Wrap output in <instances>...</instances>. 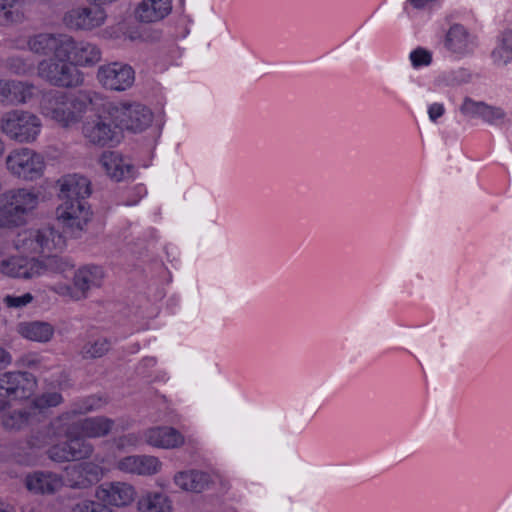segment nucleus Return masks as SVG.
Here are the masks:
<instances>
[{"label": "nucleus", "instance_id": "1", "mask_svg": "<svg viewBox=\"0 0 512 512\" xmlns=\"http://www.w3.org/2000/svg\"><path fill=\"white\" fill-rule=\"evenodd\" d=\"M103 100L101 94L91 91L76 94L51 92L42 97L39 108L44 117L70 128L79 124L85 114L96 110Z\"/></svg>", "mask_w": 512, "mask_h": 512}, {"label": "nucleus", "instance_id": "2", "mask_svg": "<svg viewBox=\"0 0 512 512\" xmlns=\"http://www.w3.org/2000/svg\"><path fill=\"white\" fill-rule=\"evenodd\" d=\"M49 434L53 437L64 435L67 441L54 445L49 450L50 458L55 462L75 461L88 457L93 448L85 439H81L70 426V414H63L51 423Z\"/></svg>", "mask_w": 512, "mask_h": 512}, {"label": "nucleus", "instance_id": "3", "mask_svg": "<svg viewBox=\"0 0 512 512\" xmlns=\"http://www.w3.org/2000/svg\"><path fill=\"white\" fill-rule=\"evenodd\" d=\"M66 247V238L53 227L23 230L14 239V248L20 252L39 253L45 257L61 252Z\"/></svg>", "mask_w": 512, "mask_h": 512}, {"label": "nucleus", "instance_id": "4", "mask_svg": "<svg viewBox=\"0 0 512 512\" xmlns=\"http://www.w3.org/2000/svg\"><path fill=\"white\" fill-rule=\"evenodd\" d=\"M99 102L95 117L86 120L82 126V134L91 144L98 146H113L120 143L121 133L118 121L109 115V103Z\"/></svg>", "mask_w": 512, "mask_h": 512}, {"label": "nucleus", "instance_id": "5", "mask_svg": "<svg viewBox=\"0 0 512 512\" xmlns=\"http://www.w3.org/2000/svg\"><path fill=\"white\" fill-rule=\"evenodd\" d=\"M42 127L41 119L26 110L9 111L0 119V131L9 139L22 144H31L37 141Z\"/></svg>", "mask_w": 512, "mask_h": 512}, {"label": "nucleus", "instance_id": "6", "mask_svg": "<svg viewBox=\"0 0 512 512\" xmlns=\"http://www.w3.org/2000/svg\"><path fill=\"white\" fill-rule=\"evenodd\" d=\"M12 244L0 246V275L9 279L29 280L43 275L44 265L38 258H28Z\"/></svg>", "mask_w": 512, "mask_h": 512}, {"label": "nucleus", "instance_id": "7", "mask_svg": "<svg viewBox=\"0 0 512 512\" xmlns=\"http://www.w3.org/2000/svg\"><path fill=\"white\" fill-rule=\"evenodd\" d=\"M103 401L99 397H89L80 405L73 408L66 414H70V426L74 429L79 438H99L107 435L113 427V421L106 417H89L82 421H76L78 414L88 413L101 408Z\"/></svg>", "mask_w": 512, "mask_h": 512}, {"label": "nucleus", "instance_id": "8", "mask_svg": "<svg viewBox=\"0 0 512 512\" xmlns=\"http://www.w3.org/2000/svg\"><path fill=\"white\" fill-rule=\"evenodd\" d=\"M103 279L104 272L101 267L86 265L75 270L72 284L56 282L51 286V290L62 297L78 301L85 299L90 290L100 287Z\"/></svg>", "mask_w": 512, "mask_h": 512}, {"label": "nucleus", "instance_id": "9", "mask_svg": "<svg viewBox=\"0 0 512 512\" xmlns=\"http://www.w3.org/2000/svg\"><path fill=\"white\" fill-rule=\"evenodd\" d=\"M37 73L40 78L57 87L71 88L83 83V73L69 57L44 59L38 64Z\"/></svg>", "mask_w": 512, "mask_h": 512}, {"label": "nucleus", "instance_id": "10", "mask_svg": "<svg viewBox=\"0 0 512 512\" xmlns=\"http://www.w3.org/2000/svg\"><path fill=\"white\" fill-rule=\"evenodd\" d=\"M109 115L118 121L121 133L127 130L141 133L153 123L152 111L136 102H109Z\"/></svg>", "mask_w": 512, "mask_h": 512}, {"label": "nucleus", "instance_id": "11", "mask_svg": "<svg viewBox=\"0 0 512 512\" xmlns=\"http://www.w3.org/2000/svg\"><path fill=\"white\" fill-rule=\"evenodd\" d=\"M8 171L24 180L40 178L45 171L46 161L43 154L26 147L12 150L6 158Z\"/></svg>", "mask_w": 512, "mask_h": 512}, {"label": "nucleus", "instance_id": "12", "mask_svg": "<svg viewBox=\"0 0 512 512\" xmlns=\"http://www.w3.org/2000/svg\"><path fill=\"white\" fill-rule=\"evenodd\" d=\"M96 79L105 89L125 91L134 84L135 71L128 64L117 61L109 62L98 67Z\"/></svg>", "mask_w": 512, "mask_h": 512}, {"label": "nucleus", "instance_id": "13", "mask_svg": "<svg viewBox=\"0 0 512 512\" xmlns=\"http://www.w3.org/2000/svg\"><path fill=\"white\" fill-rule=\"evenodd\" d=\"M95 5L75 6L67 10L63 16L64 25L79 31H92L103 26L107 20V13L99 4Z\"/></svg>", "mask_w": 512, "mask_h": 512}, {"label": "nucleus", "instance_id": "14", "mask_svg": "<svg viewBox=\"0 0 512 512\" xmlns=\"http://www.w3.org/2000/svg\"><path fill=\"white\" fill-rule=\"evenodd\" d=\"M92 216L87 201H61L56 209V218L70 234L82 231Z\"/></svg>", "mask_w": 512, "mask_h": 512}, {"label": "nucleus", "instance_id": "15", "mask_svg": "<svg viewBox=\"0 0 512 512\" xmlns=\"http://www.w3.org/2000/svg\"><path fill=\"white\" fill-rule=\"evenodd\" d=\"M35 387L36 380L31 374L6 372L0 375V395L10 400L28 399Z\"/></svg>", "mask_w": 512, "mask_h": 512}, {"label": "nucleus", "instance_id": "16", "mask_svg": "<svg viewBox=\"0 0 512 512\" xmlns=\"http://www.w3.org/2000/svg\"><path fill=\"white\" fill-rule=\"evenodd\" d=\"M112 469H115V461L110 459H101L99 463H83L68 472V484L74 488L87 487L99 481Z\"/></svg>", "mask_w": 512, "mask_h": 512}, {"label": "nucleus", "instance_id": "17", "mask_svg": "<svg viewBox=\"0 0 512 512\" xmlns=\"http://www.w3.org/2000/svg\"><path fill=\"white\" fill-rule=\"evenodd\" d=\"M444 47L458 58L471 55L477 45V36L462 24H452L445 33Z\"/></svg>", "mask_w": 512, "mask_h": 512}, {"label": "nucleus", "instance_id": "18", "mask_svg": "<svg viewBox=\"0 0 512 512\" xmlns=\"http://www.w3.org/2000/svg\"><path fill=\"white\" fill-rule=\"evenodd\" d=\"M95 496L105 505L126 507L135 500L136 490L132 484L127 482H106L96 489Z\"/></svg>", "mask_w": 512, "mask_h": 512}, {"label": "nucleus", "instance_id": "19", "mask_svg": "<svg viewBox=\"0 0 512 512\" xmlns=\"http://www.w3.org/2000/svg\"><path fill=\"white\" fill-rule=\"evenodd\" d=\"M104 173L114 181H124L133 178L135 167L130 158L118 151H104L98 160Z\"/></svg>", "mask_w": 512, "mask_h": 512}, {"label": "nucleus", "instance_id": "20", "mask_svg": "<svg viewBox=\"0 0 512 512\" xmlns=\"http://www.w3.org/2000/svg\"><path fill=\"white\" fill-rule=\"evenodd\" d=\"M162 462L152 455H129L115 461V469L125 474L152 476L162 469Z\"/></svg>", "mask_w": 512, "mask_h": 512}, {"label": "nucleus", "instance_id": "21", "mask_svg": "<svg viewBox=\"0 0 512 512\" xmlns=\"http://www.w3.org/2000/svg\"><path fill=\"white\" fill-rule=\"evenodd\" d=\"M70 35L40 33L28 41L30 51L40 55L62 57L64 49L70 45Z\"/></svg>", "mask_w": 512, "mask_h": 512}, {"label": "nucleus", "instance_id": "22", "mask_svg": "<svg viewBox=\"0 0 512 512\" xmlns=\"http://www.w3.org/2000/svg\"><path fill=\"white\" fill-rule=\"evenodd\" d=\"M57 183L60 201H87L91 194L90 181L82 175H65Z\"/></svg>", "mask_w": 512, "mask_h": 512}, {"label": "nucleus", "instance_id": "23", "mask_svg": "<svg viewBox=\"0 0 512 512\" xmlns=\"http://www.w3.org/2000/svg\"><path fill=\"white\" fill-rule=\"evenodd\" d=\"M145 443L158 449H175L184 444V436L170 426H154L143 432Z\"/></svg>", "mask_w": 512, "mask_h": 512}, {"label": "nucleus", "instance_id": "24", "mask_svg": "<svg viewBox=\"0 0 512 512\" xmlns=\"http://www.w3.org/2000/svg\"><path fill=\"white\" fill-rule=\"evenodd\" d=\"M70 42L62 56L69 57L75 67L93 66L100 61L102 54L97 45L87 41L78 42L72 36H70Z\"/></svg>", "mask_w": 512, "mask_h": 512}, {"label": "nucleus", "instance_id": "25", "mask_svg": "<svg viewBox=\"0 0 512 512\" xmlns=\"http://www.w3.org/2000/svg\"><path fill=\"white\" fill-rule=\"evenodd\" d=\"M211 482L210 473L197 469L180 470L173 476V483L179 490L192 494L202 493Z\"/></svg>", "mask_w": 512, "mask_h": 512}, {"label": "nucleus", "instance_id": "26", "mask_svg": "<svg viewBox=\"0 0 512 512\" xmlns=\"http://www.w3.org/2000/svg\"><path fill=\"white\" fill-rule=\"evenodd\" d=\"M172 11V0H141L134 10L135 18L141 23H157Z\"/></svg>", "mask_w": 512, "mask_h": 512}, {"label": "nucleus", "instance_id": "27", "mask_svg": "<svg viewBox=\"0 0 512 512\" xmlns=\"http://www.w3.org/2000/svg\"><path fill=\"white\" fill-rule=\"evenodd\" d=\"M27 489L35 494H53L61 489L64 482L61 476L52 472L37 471L25 479Z\"/></svg>", "mask_w": 512, "mask_h": 512}, {"label": "nucleus", "instance_id": "28", "mask_svg": "<svg viewBox=\"0 0 512 512\" xmlns=\"http://www.w3.org/2000/svg\"><path fill=\"white\" fill-rule=\"evenodd\" d=\"M43 263V275L50 274L53 278L51 286L56 282H69L74 275V264L67 258L58 257L56 254L40 259Z\"/></svg>", "mask_w": 512, "mask_h": 512}, {"label": "nucleus", "instance_id": "29", "mask_svg": "<svg viewBox=\"0 0 512 512\" xmlns=\"http://www.w3.org/2000/svg\"><path fill=\"white\" fill-rule=\"evenodd\" d=\"M137 512H173L171 498L161 491L142 493L136 504Z\"/></svg>", "mask_w": 512, "mask_h": 512}, {"label": "nucleus", "instance_id": "30", "mask_svg": "<svg viewBox=\"0 0 512 512\" xmlns=\"http://www.w3.org/2000/svg\"><path fill=\"white\" fill-rule=\"evenodd\" d=\"M17 332L27 340L46 343L53 338L55 329L48 322L27 321L18 324Z\"/></svg>", "mask_w": 512, "mask_h": 512}, {"label": "nucleus", "instance_id": "31", "mask_svg": "<svg viewBox=\"0 0 512 512\" xmlns=\"http://www.w3.org/2000/svg\"><path fill=\"white\" fill-rule=\"evenodd\" d=\"M16 202L17 199L12 189L0 194V227H13L22 224Z\"/></svg>", "mask_w": 512, "mask_h": 512}, {"label": "nucleus", "instance_id": "32", "mask_svg": "<svg viewBox=\"0 0 512 512\" xmlns=\"http://www.w3.org/2000/svg\"><path fill=\"white\" fill-rule=\"evenodd\" d=\"M490 56L497 66H507L512 63V28L504 29L497 35Z\"/></svg>", "mask_w": 512, "mask_h": 512}, {"label": "nucleus", "instance_id": "33", "mask_svg": "<svg viewBox=\"0 0 512 512\" xmlns=\"http://www.w3.org/2000/svg\"><path fill=\"white\" fill-rule=\"evenodd\" d=\"M34 87L24 83H10L0 81V99H8L19 103L29 101L33 95Z\"/></svg>", "mask_w": 512, "mask_h": 512}, {"label": "nucleus", "instance_id": "34", "mask_svg": "<svg viewBox=\"0 0 512 512\" xmlns=\"http://www.w3.org/2000/svg\"><path fill=\"white\" fill-rule=\"evenodd\" d=\"M15 198L17 199L18 212L20 213L22 223L25 216L31 213L39 204L40 194L35 189L18 188L12 189Z\"/></svg>", "mask_w": 512, "mask_h": 512}, {"label": "nucleus", "instance_id": "35", "mask_svg": "<svg viewBox=\"0 0 512 512\" xmlns=\"http://www.w3.org/2000/svg\"><path fill=\"white\" fill-rule=\"evenodd\" d=\"M409 60L414 69L427 67L432 63V52L422 47L415 48L410 52Z\"/></svg>", "mask_w": 512, "mask_h": 512}, {"label": "nucleus", "instance_id": "36", "mask_svg": "<svg viewBox=\"0 0 512 512\" xmlns=\"http://www.w3.org/2000/svg\"><path fill=\"white\" fill-rule=\"evenodd\" d=\"M62 401V396L59 393L52 392L43 394L41 397L36 398L33 401V415L40 413L42 409L53 407L60 404Z\"/></svg>", "mask_w": 512, "mask_h": 512}, {"label": "nucleus", "instance_id": "37", "mask_svg": "<svg viewBox=\"0 0 512 512\" xmlns=\"http://www.w3.org/2000/svg\"><path fill=\"white\" fill-rule=\"evenodd\" d=\"M32 413L15 411L3 417V424L8 429H20L29 422Z\"/></svg>", "mask_w": 512, "mask_h": 512}, {"label": "nucleus", "instance_id": "38", "mask_svg": "<svg viewBox=\"0 0 512 512\" xmlns=\"http://www.w3.org/2000/svg\"><path fill=\"white\" fill-rule=\"evenodd\" d=\"M110 348L109 342L105 338H98L94 342L88 343L83 350L86 357H101Z\"/></svg>", "mask_w": 512, "mask_h": 512}, {"label": "nucleus", "instance_id": "39", "mask_svg": "<svg viewBox=\"0 0 512 512\" xmlns=\"http://www.w3.org/2000/svg\"><path fill=\"white\" fill-rule=\"evenodd\" d=\"M19 0H0V24H7L15 20V7Z\"/></svg>", "mask_w": 512, "mask_h": 512}, {"label": "nucleus", "instance_id": "40", "mask_svg": "<svg viewBox=\"0 0 512 512\" xmlns=\"http://www.w3.org/2000/svg\"><path fill=\"white\" fill-rule=\"evenodd\" d=\"M147 194V190L144 185L137 184L129 188L125 193L123 204L126 206H134Z\"/></svg>", "mask_w": 512, "mask_h": 512}, {"label": "nucleus", "instance_id": "41", "mask_svg": "<svg viewBox=\"0 0 512 512\" xmlns=\"http://www.w3.org/2000/svg\"><path fill=\"white\" fill-rule=\"evenodd\" d=\"M484 106L485 104L482 102H476L467 98L462 103L460 110L467 117L481 118Z\"/></svg>", "mask_w": 512, "mask_h": 512}, {"label": "nucleus", "instance_id": "42", "mask_svg": "<svg viewBox=\"0 0 512 512\" xmlns=\"http://www.w3.org/2000/svg\"><path fill=\"white\" fill-rule=\"evenodd\" d=\"M142 442V438L135 433L126 434L116 441V447L120 450L137 448Z\"/></svg>", "mask_w": 512, "mask_h": 512}, {"label": "nucleus", "instance_id": "43", "mask_svg": "<svg viewBox=\"0 0 512 512\" xmlns=\"http://www.w3.org/2000/svg\"><path fill=\"white\" fill-rule=\"evenodd\" d=\"M33 300V296L30 293H25L19 296L8 295L4 298V303L8 307L21 308L30 304Z\"/></svg>", "mask_w": 512, "mask_h": 512}, {"label": "nucleus", "instance_id": "44", "mask_svg": "<svg viewBox=\"0 0 512 512\" xmlns=\"http://www.w3.org/2000/svg\"><path fill=\"white\" fill-rule=\"evenodd\" d=\"M504 118V112L500 108L491 107L485 104L481 119L489 123H497Z\"/></svg>", "mask_w": 512, "mask_h": 512}, {"label": "nucleus", "instance_id": "45", "mask_svg": "<svg viewBox=\"0 0 512 512\" xmlns=\"http://www.w3.org/2000/svg\"><path fill=\"white\" fill-rule=\"evenodd\" d=\"M72 512H110L103 505L95 501H84L77 504Z\"/></svg>", "mask_w": 512, "mask_h": 512}, {"label": "nucleus", "instance_id": "46", "mask_svg": "<svg viewBox=\"0 0 512 512\" xmlns=\"http://www.w3.org/2000/svg\"><path fill=\"white\" fill-rule=\"evenodd\" d=\"M439 0H407L404 9L408 11L409 6L417 10H430L436 6Z\"/></svg>", "mask_w": 512, "mask_h": 512}, {"label": "nucleus", "instance_id": "47", "mask_svg": "<svg viewBox=\"0 0 512 512\" xmlns=\"http://www.w3.org/2000/svg\"><path fill=\"white\" fill-rule=\"evenodd\" d=\"M444 106L441 103H432L428 107V116L432 122H436L444 114Z\"/></svg>", "mask_w": 512, "mask_h": 512}, {"label": "nucleus", "instance_id": "48", "mask_svg": "<svg viewBox=\"0 0 512 512\" xmlns=\"http://www.w3.org/2000/svg\"><path fill=\"white\" fill-rule=\"evenodd\" d=\"M12 357L8 351L0 346V369H3L10 365Z\"/></svg>", "mask_w": 512, "mask_h": 512}, {"label": "nucleus", "instance_id": "49", "mask_svg": "<svg viewBox=\"0 0 512 512\" xmlns=\"http://www.w3.org/2000/svg\"><path fill=\"white\" fill-rule=\"evenodd\" d=\"M86 1L89 3H92V4L110 5V4L118 2L119 0H86Z\"/></svg>", "mask_w": 512, "mask_h": 512}, {"label": "nucleus", "instance_id": "50", "mask_svg": "<svg viewBox=\"0 0 512 512\" xmlns=\"http://www.w3.org/2000/svg\"><path fill=\"white\" fill-rule=\"evenodd\" d=\"M0 512H15V509L9 504L0 502Z\"/></svg>", "mask_w": 512, "mask_h": 512}, {"label": "nucleus", "instance_id": "51", "mask_svg": "<svg viewBox=\"0 0 512 512\" xmlns=\"http://www.w3.org/2000/svg\"><path fill=\"white\" fill-rule=\"evenodd\" d=\"M146 366L153 367L156 364V360L154 358H147L143 361Z\"/></svg>", "mask_w": 512, "mask_h": 512}, {"label": "nucleus", "instance_id": "52", "mask_svg": "<svg viewBox=\"0 0 512 512\" xmlns=\"http://www.w3.org/2000/svg\"><path fill=\"white\" fill-rule=\"evenodd\" d=\"M23 512H37L34 507H26Z\"/></svg>", "mask_w": 512, "mask_h": 512}, {"label": "nucleus", "instance_id": "53", "mask_svg": "<svg viewBox=\"0 0 512 512\" xmlns=\"http://www.w3.org/2000/svg\"><path fill=\"white\" fill-rule=\"evenodd\" d=\"M4 151V143L3 141L0 139V155L3 153Z\"/></svg>", "mask_w": 512, "mask_h": 512}]
</instances>
